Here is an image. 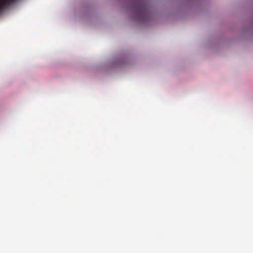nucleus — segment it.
<instances>
[{"mask_svg":"<svg viewBox=\"0 0 253 253\" xmlns=\"http://www.w3.org/2000/svg\"><path fill=\"white\" fill-rule=\"evenodd\" d=\"M15 0H0V11L4 9L8 3L13 2Z\"/></svg>","mask_w":253,"mask_h":253,"instance_id":"nucleus-1","label":"nucleus"}]
</instances>
